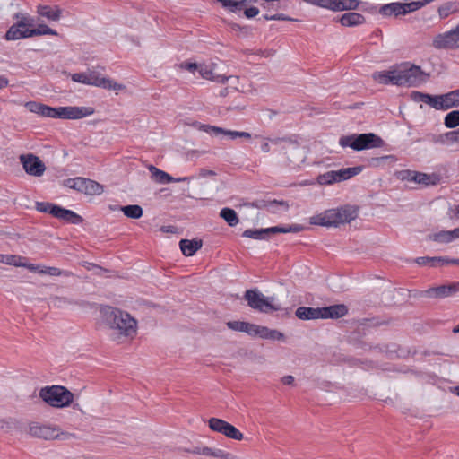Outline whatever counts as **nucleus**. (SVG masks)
I'll use <instances>...</instances> for the list:
<instances>
[{"label":"nucleus","instance_id":"nucleus-1","mask_svg":"<svg viewBox=\"0 0 459 459\" xmlns=\"http://www.w3.org/2000/svg\"><path fill=\"white\" fill-rule=\"evenodd\" d=\"M105 324L117 334L133 338L136 334L137 322L128 313L107 307L101 310Z\"/></svg>","mask_w":459,"mask_h":459},{"label":"nucleus","instance_id":"nucleus-2","mask_svg":"<svg viewBox=\"0 0 459 459\" xmlns=\"http://www.w3.org/2000/svg\"><path fill=\"white\" fill-rule=\"evenodd\" d=\"M358 216V208L354 205H343L336 209H329L310 218V224L337 227L340 224L349 223Z\"/></svg>","mask_w":459,"mask_h":459},{"label":"nucleus","instance_id":"nucleus-3","mask_svg":"<svg viewBox=\"0 0 459 459\" xmlns=\"http://www.w3.org/2000/svg\"><path fill=\"white\" fill-rule=\"evenodd\" d=\"M394 68L397 86L415 87L425 82L429 77L420 66L410 63H403Z\"/></svg>","mask_w":459,"mask_h":459},{"label":"nucleus","instance_id":"nucleus-4","mask_svg":"<svg viewBox=\"0 0 459 459\" xmlns=\"http://www.w3.org/2000/svg\"><path fill=\"white\" fill-rule=\"evenodd\" d=\"M39 398L51 407L64 408L74 401V394L62 385L44 386L39 390Z\"/></svg>","mask_w":459,"mask_h":459},{"label":"nucleus","instance_id":"nucleus-5","mask_svg":"<svg viewBox=\"0 0 459 459\" xmlns=\"http://www.w3.org/2000/svg\"><path fill=\"white\" fill-rule=\"evenodd\" d=\"M274 145H281L284 155L287 159V166L290 169L299 168L306 160L303 147L294 140L287 137H275L271 140Z\"/></svg>","mask_w":459,"mask_h":459},{"label":"nucleus","instance_id":"nucleus-6","mask_svg":"<svg viewBox=\"0 0 459 459\" xmlns=\"http://www.w3.org/2000/svg\"><path fill=\"white\" fill-rule=\"evenodd\" d=\"M339 144L342 148L351 147L355 151L379 148L384 145V141L373 133L343 135L339 139Z\"/></svg>","mask_w":459,"mask_h":459},{"label":"nucleus","instance_id":"nucleus-7","mask_svg":"<svg viewBox=\"0 0 459 459\" xmlns=\"http://www.w3.org/2000/svg\"><path fill=\"white\" fill-rule=\"evenodd\" d=\"M72 80L75 82L100 87L105 90L120 91L125 89V85L117 83L108 77L102 76L97 71L74 74H72Z\"/></svg>","mask_w":459,"mask_h":459},{"label":"nucleus","instance_id":"nucleus-8","mask_svg":"<svg viewBox=\"0 0 459 459\" xmlns=\"http://www.w3.org/2000/svg\"><path fill=\"white\" fill-rule=\"evenodd\" d=\"M64 186L89 195H100L104 192L102 185L82 177L67 178L64 181Z\"/></svg>","mask_w":459,"mask_h":459},{"label":"nucleus","instance_id":"nucleus-9","mask_svg":"<svg viewBox=\"0 0 459 459\" xmlns=\"http://www.w3.org/2000/svg\"><path fill=\"white\" fill-rule=\"evenodd\" d=\"M305 227L299 224H292L290 226H274L266 229L259 230H246L242 236L245 238H251L254 239H266L271 233H298L304 230Z\"/></svg>","mask_w":459,"mask_h":459},{"label":"nucleus","instance_id":"nucleus-10","mask_svg":"<svg viewBox=\"0 0 459 459\" xmlns=\"http://www.w3.org/2000/svg\"><path fill=\"white\" fill-rule=\"evenodd\" d=\"M362 171V167L345 168L340 170H330L323 174H319L316 181L320 185H331L336 182L347 180Z\"/></svg>","mask_w":459,"mask_h":459},{"label":"nucleus","instance_id":"nucleus-11","mask_svg":"<svg viewBox=\"0 0 459 459\" xmlns=\"http://www.w3.org/2000/svg\"><path fill=\"white\" fill-rule=\"evenodd\" d=\"M420 8L421 4H417L416 1L409 3L394 2L380 6L378 13L385 17H398L418 11Z\"/></svg>","mask_w":459,"mask_h":459},{"label":"nucleus","instance_id":"nucleus-12","mask_svg":"<svg viewBox=\"0 0 459 459\" xmlns=\"http://www.w3.org/2000/svg\"><path fill=\"white\" fill-rule=\"evenodd\" d=\"M208 426L212 431L224 435L228 438L238 441L244 438V435L235 426L221 419L211 418L208 420Z\"/></svg>","mask_w":459,"mask_h":459},{"label":"nucleus","instance_id":"nucleus-13","mask_svg":"<svg viewBox=\"0 0 459 459\" xmlns=\"http://www.w3.org/2000/svg\"><path fill=\"white\" fill-rule=\"evenodd\" d=\"M432 46L437 49H453L459 48V23L455 29L437 35L433 39Z\"/></svg>","mask_w":459,"mask_h":459},{"label":"nucleus","instance_id":"nucleus-14","mask_svg":"<svg viewBox=\"0 0 459 459\" xmlns=\"http://www.w3.org/2000/svg\"><path fill=\"white\" fill-rule=\"evenodd\" d=\"M15 17H22V20L18 21L9 28V30L6 31L5 39L7 40H17L21 39L30 38V35H29L30 29L28 27L32 25L31 21L21 13H16Z\"/></svg>","mask_w":459,"mask_h":459},{"label":"nucleus","instance_id":"nucleus-15","mask_svg":"<svg viewBox=\"0 0 459 459\" xmlns=\"http://www.w3.org/2000/svg\"><path fill=\"white\" fill-rule=\"evenodd\" d=\"M20 162L27 174L33 177H40L46 170L44 162L36 155L22 154L20 155Z\"/></svg>","mask_w":459,"mask_h":459},{"label":"nucleus","instance_id":"nucleus-16","mask_svg":"<svg viewBox=\"0 0 459 459\" xmlns=\"http://www.w3.org/2000/svg\"><path fill=\"white\" fill-rule=\"evenodd\" d=\"M56 118L62 119H80L91 116L94 113L91 107H57Z\"/></svg>","mask_w":459,"mask_h":459},{"label":"nucleus","instance_id":"nucleus-17","mask_svg":"<svg viewBox=\"0 0 459 459\" xmlns=\"http://www.w3.org/2000/svg\"><path fill=\"white\" fill-rule=\"evenodd\" d=\"M244 299L247 302L248 307L252 309L261 313L267 314L266 308H273L265 300V296L257 289L247 290L244 294Z\"/></svg>","mask_w":459,"mask_h":459},{"label":"nucleus","instance_id":"nucleus-18","mask_svg":"<svg viewBox=\"0 0 459 459\" xmlns=\"http://www.w3.org/2000/svg\"><path fill=\"white\" fill-rule=\"evenodd\" d=\"M29 433L35 437L50 440L58 438L61 432L56 426L32 422L29 426Z\"/></svg>","mask_w":459,"mask_h":459},{"label":"nucleus","instance_id":"nucleus-19","mask_svg":"<svg viewBox=\"0 0 459 459\" xmlns=\"http://www.w3.org/2000/svg\"><path fill=\"white\" fill-rule=\"evenodd\" d=\"M198 128L204 132H206L210 134L219 135L223 134L229 136L230 139L234 140L238 137L250 139L252 137L251 134L247 132H240V131H232L227 130L219 126H210V125H200Z\"/></svg>","mask_w":459,"mask_h":459},{"label":"nucleus","instance_id":"nucleus-20","mask_svg":"<svg viewBox=\"0 0 459 459\" xmlns=\"http://www.w3.org/2000/svg\"><path fill=\"white\" fill-rule=\"evenodd\" d=\"M459 291V282L441 285L426 290V295L430 298H446Z\"/></svg>","mask_w":459,"mask_h":459},{"label":"nucleus","instance_id":"nucleus-21","mask_svg":"<svg viewBox=\"0 0 459 459\" xmlns=\"http://www.w3.org/2000/svg\"><path fill=\"white\" fill-rule=\"evenodd\" d=\"M438 110H446L459 106V89L438 95Z\"/></svg>","mask_w":459,"mask_h":459},{"label":"nucleus","instance_id":"nucleus-22","mask_svg":"<svg viewBox=\"0 0 459 459\" xmlns=\"http://www.w3.org/2000/svg\"><path fill=\"white\" fill-rule=\"evenodd\" d=\"M359 4V0H327L325 8L334 12L355 10Z\"/></svg>","mask_w":459,"mask_h":459},{"label":"nucleus","instance_id":"nucleus-23","mask_svg":"<svg viewBox=\"0 0 459 459\" xmlns=\"http://www.w3.org/2000/svg\"><path fill=\"white\" fill-rule=\"evenodd\" d=\"M411 176L408 178L409 180L414 181L418 184L424 186H435L440 181V178L437 174H426L422 172H408Z\"/></svg>","mask_w":459,"mask_h":459},{"label":"nucleus","instance_id":"nucleus-24","mask_svg":"<svg viewBox=\"0 0 459 459\" xmlns=\"http://www.w3.org/2000/svg\"><path fill=\"white\" fill-rule=\"evenodd\" d=\"M320 308L323 319H337L344 316L348 313V307L343 304L333 305Z\"/></svg>","mask_w":459,"mask_h":459},{"label":"nucleus","instance_id":"nucleus-25","mask_svg":"<svg viewBox=\"0 0 459 459\" xmlns=\"http://www.w3.org/2000/svg\"><path fill=\"white\" fill-rule=\"evenodd\" d=\"M37 13L39 15L45 17L49 21L57 22L61 18L62 9L57 5L50 6L39 4L37 7Z\"/></svg>","mask_w":459,"mask_h":459},{"label":"nucleus","instance_id":"nucleus-26","mask_svg":"<svg viewBox=\"0 0 459 459\" xmlns=\"http://www.w3.org/2000/svg\"><path fill=\"white\" fill-rule=\"evenodd\" d=\"M431 142L434 143H439L442 145H452L453 143H459V133L458 130L449 131L445 134H432Z\"/></svg>","mask_w":459,"mask_h":459},{"label":"nucleus","instance_id":"nucleus-27","mask_svg":"<svg viewBox=\"0 0 459 459\" xmlns=\"http://www.w3.org/2000/svg\"><path fill=\"white\" fill-rule=\"evenodd\" d=\"M411 98L415 102H423L438 110V95H430L420 91H412Z\"/></svg>","mask_w":459,"mask_h":459},{"label":"nucleus","instance_id":"nucleus-28","mask_svg":"<svg viewBox=\"0 0 459 459\" xmlns=\"http://www.w3.org/2000/svg\"><path fill=\"white\" fill-rule=\"evenodd\" d=\"M56 218L74 225L81 224L83 221L82 216L62 206L59 207Z\"/></svg>","mask_w":459,"mask_h":459},{"label":"nucleus","instance_id":"nucleus-29","mask_svg":"<svg viewBox=\"0 0 459 459\" xmlns=\"http://www.w3.org/2000/svg\"><path fill=\"white\" fill-rule=\"evenodd\" d=\"M372 78L384 85L392 84L396 85V75L394 72V68H392L391 70L387 71H380V72H375L372 74Z\"/></svg>","mask_w":459,"mask_h":459},{"label":"nucleus","instance_id":"nucleus-30","mask_svg":"<svg viewBox=\"0 0 459 459\" xmlns=\"http://www.w3.org/2000/svg\"><path fill=\"white\" fill-rule=\"evenodd\" d=\"M202 240L198 239H181L179 247L182 253L186 256H192L195 253L202 247Z\"/></svg>","mask_w":459,"mask_h":459},{"label":"nucleus","instance_id":"nucleus-31","mask_svg":"<svg viewBox=\"0 0 459 459\" xmlns=\"http://www.w3.org/2000/svg\"><path fill=\"white\" fill-rule=\"evenodd\" d=\"M295 315L298 318L302 319V320L322 318L320 307L314 308V307H300L297 308Z\"/></svg>","mask_w":459,"mask_h":459},{"label":"nucleus","instance_id":"nucleus-32","mask_svg":"<svg viewBox=\"0 0 459 459\" xmlns=\"http://www.w3.org/2000/svg\"><path fill=\"white\" fill-rule=\"evenodd\" d=\"M340 22L342 26L352 27L364 23L365 18L359 13L350 12L341 16Z\"/></svg>","mask_w":459,"mask_h":459},{"label":"nucleus","instance_id":"nucleus-33","mask_svg":"<svg viewBox=\"0 0 459 459\" xmlns=\"http://www.w3.org/2000/svg\"><path fill=\"white\" fill-rule=\"evenodd\" d=\"M198 73L199 74L204 78L216 82L225 83L229 78L225 75L217 74L214 75L212 70L206 65H198Z\"/></svg>","mask_w":459,"mask_h":459},{"label":"nucleus","instance_id":"nucleus-34","mask_svg":"<svg viewBox=\"0 0 459 459\" xmlns=\"http://www.w3.org/2000/svg\"><path fill=\"white\" fill-rule=\"evenodd\" d=\"M149 170L152 173V178L160 184H167L174 181V178L169 176L163 170L159 169L153 165L149 167Z\"/></svg>","mask_w":459,"mask_h":459},{"label":"nucleus","instance_id":"nucleus-35","mask_svg":"<svg viewBox=\"0 0 459 459\" xmlns=\"http://www.w3.org/2000/svg\"><path fill=\"white\" fill-rule=\"evenodd\" d=\"M120 210L126 217L131 219H139L143 215V209L138 204L121 206Z\"/></svg>","mask_w":459,"mask_h":459},{"label":"nucleus","instance_id":"nucleus-36","mask_svg":"<svg viewBox=\"0 0 459 459\" xmlns=\"http://www.w3.org/2000/svg\"><path fill=\"white\" fill-rule=\"evenodd\" d=\"M59 205L49 202H37L36 209L40 212L49 213L56 218V213L59 210Z\"/></svg>","mask_w":459,"mask_h":459},{"label":"nucleus","instance_id":"nucleus-37","mask_svg":"<svg viewBox=\"0 0 459 459\" xmlns=\"http://www.w3.org/2000/svg\"><path fill=\"white\" fill-rule=\"evenodd\" d=\"M220 216L224 219L230 227H234L238 223L237 212L231 208H223L220 212Z\"/></svg>","mask_w":459,"mask_h":459},{"label":"nucleus","instance_id":"nucleus-38","mask_svg":"<svg viewBox=\"0 0 459 459\" xmlns=\"http://www.w3.org/2000/svg\"><path fill=\"white\" fill-rule=\"evenodd\" d=\"M260 337L266 340L281 341L284 339V334L277 330L270 329L266 326H262Z\"/></svg>","mask_w":459,"mask_h":459},{"label":"nucleus","instance_id":"nucleus-39","mask_svg":"<svg viewBox=\"0 0 459 459\" xmlns=\"http://www.w3.org/2000/svg\"><path fill=\"white\" fill-rule=\"evenodd\" d=\"M40 274H48L50 276H65L70 277L73 275V273L66 270H61L57 267L51 266H41V269L39 271Z\"/></svg>","mask_w":459,"mask_h":459},{"label":"nucleus","instance_id":"nucleus-40","mask_svg":"<svg viewBox=\"0 0 459 459\" xmlns=\"http://www.w3.org/2000/svg\"><path fill=\"white\" fill-rule=\"evenodd\" d=\"M221 3L224 8H228L230 12L236 13L242 9L243 5L247 3V0H216Z\"/></svg>","mask_w":459,"mask_h":459},{"label":"nucleus","instance_id":"nucleus-41","mask_svg":"<svg viewBox=\"0 0 459 459\" xmlns=\"http://www.w3.org/2000/svg\"><path fill=\"white\" fill-rule=\"evenodd\" d=\"M57 34L58 33L55 30L49 28L46 24H39L37 28L30 29V30L29 31V35H30V37L40 36V35H55V36H56Z\"/></svg>","mask_w":459,"mask_h":459},{"label":"nucleus","instance_id":"nucleus-42","mask_svg":"<svg viewBox=\"0 0 459 459\" xmlns=\"http://www.w3.org/2000/svg\"><path fill=\"white\" fill-rule=\"evenodd\" d=\"M457 10H459V4H456L455 2H448V3L443 4L438 8V13H439V15L442 18H446L449 14H451L453 13H455Z\"/></svg>","mask_w":459,"mask_h":459},{"label":"nucleus","instance_id":"nucleus-43","mask_svg":"<svg viewBox=\"0 0 459 459\" xmlns=\"http://www.w3.org/2000/svg\"><path fill=\"white\" fill-rule=\"evenodd\" d=\"M444 125L447 128H455L459 126V110H453L446 114L444 119Z\"/></svg>","mask_w":459,"mask_h":459},{"label":"nucleus","instance_id":"nucleus-44","mask_svg":"<svg viewBox=\"0 0 459 459\" xmlns=\"http://www.w3.org/2000/svg\"><path fill=\"white\" fill-rule=\"evenodd\" d=\"M431 238L439 243H449L453 241L451 230H442L434 234Z\"/></svg>","mask_w":459,"mask_h":459},{"label":"nucleus","instance_id":"nucleus-45","mask_svg":"<svg viewBox=\"0 0 459 459\" xmlns=\"http://www.w3.org/2000/svg\"><path fill=\"white\" fill-rule=\"evenodd\" d=\"M22 259L23 258L19 255L0 254V262L1 263L10 264V265H14L17 267H18V265L21 264V260H22Z\"/></svg>","mask_w":459,"mask_h":459},{"label":"nucleus","instance_id":"nucleus-46","mask_svg":"<svg viewBox=\"0 0 459 459\" xmlns=\"http://www.w3.org/2000/svg\"><path fill=\"white\" fill-rule=\"evenodd\" d=\"M227 326L229 329L237 331V332H243L246 331L247 322L244 321H229L227 322Z\"/></svg>","mask_w":459,"mask_h":459},{"label":"nucleus","instance_id":"nucleus-47","mask_svg":"<svg viewBox=\"0 0 459 459\" xmlns=\"http://www.w3.org/2000/svg\"><path fill=\"white\" fill-rule=\"evenodd\" d=\"M261 327H262L261 325H257L247 322L245 333H247L248 335H250L252 337H255V336L260 337Z\"/></svg>","mask_w":459,"mask_h":459},{"label":"nucleus","instance_id":"nucleus-48","mask_svg":"<svg viewBox=\"0 0 459 459\" xmlns=\"http://www.w3.org/2000/svg\"><path fill=\"white\" fill-rule=\"evenodd\" d=\"M213 457L220 459H238L235 455L219 448L214 449Z\"/></svg>","mask_w":459,"mask_h":459},{"label":"nucleus","instance_id":"nucleus-49","mask_svg":"<svg viewBox=\"0 0 459 459\" xmlns=\"http://www.w3.org/2000/svg\"><path fill=\"white\" fill-rule=\"evenodd\" d=\"M52 303L56 307H62L67 304H77V302L70 300L65 297H54L52 299Z\"/></svg>","mask_w":459,"mask_h":459},{"label":"nucleus","instance_id":"nucleus-50","mask_svg":"<svg viewBox=\"0 0 459 459\" xmlns=\"http://www.w3.org/2000/svg\"><path fill=\"white\" fill-rule=\"evenodd\" d=\"M277 205L283 206L285 210H287L289 208V204L286 202L277 201V200H273V201L267 202L263 205V207L266 208L267 210H269L271 212H274L275 211L274 206H277Z\"/></svg>","mask_w":459,"mask_h":459},{"label":"nucleus","instance_id":"nucleus-51","mask_svg":"<svg viewBox=\"0 0 459 459\" xmlns=\"http://www.w3.org/2000/svg\"><path fill=\"white\" fill-rule=\"evenodd\" d=\"M265 300L269 305H272L273 308H266L267 314L272 312L280 311L282 309L281 305L278 302H276V299L273 296L271 297H265Z\"/></svg>","mask_w":459,"mask_h":459},{"label":"nucleus","instance_id":"nucleus-52","mask_svg":"<svg viewBox=\"0 0 459 459\" xmlns=\"http://www.w3.org/2000/svg\"><path fill=\"white\" fill-rule=\"evenodd\" d=\"M432 264H430V267H437V266H443L446 264H450V258L448 257H443V256H434L431 257Z\"/></svg>","mask_w":459,"mask_h":459},{"label":"nucleus","instance_id":"nucleus-53","mask_svg":"<svg viewBox=\"0 0 459 459\" xmlns=\"http://www.w3.org/2000/svg\"><path fill=\"white\" fill-rule=\"evenodd\" d=\"M25 106L30 112L39 115L44 104L36 101H29Z\"/></svg>","mask_w":459,"mask_h":459},{"label":"nucleus","instance_id":"nucleus-54","mask_svg":"<svg viewBox=\"0 0 459 459\" xmlns=\"http://www.w3.org/2000/svg\"><path fill=\"white\" fill-rule=\"evenodd\" d=\"M39 116L44 117L56 118V108H52V107L44 105Z\"/></svg>","mask_w":459,"mask_h":459},{"label":"nucleus","instance_id":"nucleus-55","mask_svg":"<svg viewBox=\"0 0 459 459\" xmlns=\"http://www.w3.org/2000/svg\"><path fill=\"white\" fill-rule=\"evenodd\" d=\"M263 18L267 21H290L291 18L288 17L287 15L283 13H277V14H264L263 15Z\"/></svg>","mask_w":459,"mask_h":459},{"label":"nucleus","instance_id":"nucleus-56","mask_svg":"<svg viewBox=\"0 0 459 459\" xmlns=\"http://www.w3.org/2000/svg\"><path fill=\"white\" fill-rule=\"evenodd\" d=\"M255 138H260L262 139L263 143L261 144V151L264 153H267L271 151L269 143H272L271 140L273 138L270 137H263L261 135H255Z\"/></svg>","mask_w":459,"mask_h":459},{"label":"nucleus","instance_id":"nucleus-57","mask_svg":"<svg viewBox=\"0 0 459 459\" xmlns=\"http://www.w3.org/2000/svg\"><path fill=\"white\" fill-rule=\"evenodd\" d=\"M18 267H25L33 273H36V272L39 273V271L41 269V265H39V264H25V263H22V262H21V264L18 265Z\"/></svg>","mask_w":459,"mask_h":459},{"label":"nucleus","instance_id":"nucleus-58","mask_svg":"<svg viewBox=\"0 0 459 459\" xmlns=\"http://www.w3.org/2000/svg\"><path fill=\"white\" fill-rule=\"evenodd\" d=\"M247 18H253L259 13V9L257 7L252 6L247 8L244 12Z\"/></svg>","mask_w":459,"mask_h":459},{"label":"nucleus","instance_id":"nucleus-59","mask_svg":"<svg viewBox=\"0 0 459 459\" xmlns=\"http://www.w3.org/2000/svg\"><path fill=\"white\" fill-rule=\"evenodd\" d=\"M415 263L419 265H429L432 264L431 257L429 256H420L415 259Z\"/></svg>","mask_w":459,"mask_h":459},{"label":"nucleus","instance_id":"nucleus-60","mask_svg":"<svg viewBox=\"0 0 459 459\" xmlns=\"http://www.w3.org/2000/svg\"><path fill=\"white\" fill-rule=\"evenodd\" d=\"M198 64L196 63H191V62H185L183 64H181V67L182 68H185L190 72H195L196 70H198Z\"/></svg>","mask_w":459,"mask_h":459},{"label":"nucleus","instance_id":"nucleus-61","mask_svg":"<svg viewBox=\"0 0 459 459\" xmlns=\"http://www.w3.org/2000/svg\"><path fill=\"white\" fill-rule=\"evenodd\" d=\"M388 159L394 160V156L386 155V156H382V157L372 158L369 160V164L373 165V166H377L380 161H382L384 160H388Z\"/></svg>","mask_w":459,"mask_h":459},{"label":"nucleus","instance_id":"nucleus-62","mask_svg":"<svg viewBox=\"0 0 459 459\" xmlns=\"http://www.w3.org/2000/svg\"><path fill=\"white\" fill-rule=\"evenodd\" d=\"M214 449L215 448L203 446L201 453L203 455L213 457L214 456Z\"/></svg>","mask_w":459,"mask_h":459},{"label":"nucleus","instance_id":"nucleus-63","mask_svg":"<svg viewBox=\"0 0 459 459\" xmlns=\"http://www.w3.org/2000/svg\"><path fill=\"white\" fill-rule=\"evenodd\" d=\"M215 175H216V173L213 170L204 169H201L200 173H199V176L202 178H206V177L215 176Z\"/></svg>","mask_w":459,"mask_h":459},{"label":"nucleus","instance_id":"nucleus-64","mask_svg":"<svg viewBox=\"0 0 459 459\" xmlns=\"http://www.w3.org/2000/svg\"><path fill=\"white\" fill-rule=\"evenodd\" d=\"M281 382L284 385H291L294 382V377L290 375L285 376L281 378Z\"/></svg>","mask_w":459,"mask_h":459}]
</instances>
